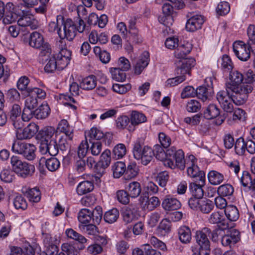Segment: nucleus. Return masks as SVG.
I'll return each instance as SVG.
<instances>
[{"label": "nucleus", "mask_w": 255, "mask_h": 255, "mask_svg": "<svg viewBox=\"0 0 255 255\" xmlns=\"http://www.w3.org/2000/svg\"><path fill=\"white\" fill-rule=\"evenodd\" d=\"M62 250L67 255H80L79 251L73 245L68 243H64L61 246Z\"/></svg>", "instance_id": "64"}, {"label": "nucleus", "mask_w": 255, "mask_h": 255, "mask_svg": "<svg viewBox=\"0 0 255 255\" xmlns=\"http://www.w3.org/2000/svg\"><path fill=\"white\" fill-rule=\"evenodd\" d=\"M138 173V168L135 163H130L126 168L125 178L131 179L137 176Z\"/></svg>", "instance_id": "45"}, {"label": "nucleus", "mask_w": 255, "mask_h": 255, "mask_svg": "<svg viewBox=\"0 0 255 255\" xmlns=\"http://www.w3.org/2000/svg\"><path fill=\"white\" fill-rule=\"evenodd\" d=\"M171 224L167 219L162 220L159 223L156 231L157 233L162 236H165L171 231Z\"/></svg>", "instance_id": "36"}, {"label": "nucleus", "mask_w": 255, "mask_h": 255, "mask_svg": "<svg viewBox=\"0 0 255 255\" xmlns=\"http://www.w3.org/2000/svg\"><path fill=\"white\" fill-rule=\"evenodd\" d=\"M178 236L180 241L184 244L190 243L192 239V234L190 228L187 226H181L178 229Z\"/></svg>", "instance_id": "24"}, {"label": "nucleus", "mask_w": 255, "mask_h": 255, "mask_svg": "<svg viewBox=\"0 0 255 255\" xmlns=\"http://www.w3.org/2000/svg\"><path fill=\"white\" fill-rule=\"evenodd\" d=\"M103 217L102 208L100 206H97L92 211L91 217L93 223L99 225Z\"/></svg>", "instance_id": "48"}, {"label": "nucleus", "mask_w": 255, "mask_h": 255, "mask_svg": "<svg viewBox=\"0 0 255 255\" xmlns=\"http://www.w3.org/2000/svg\"><path fill=\"white\" fill-rule=\"evenodd\" d=\"M38 126L34 123H31L22 130L16 132V136L18 139L22 140L30 139L38 131Z\"/></svg>", "instance_id": "12"}, {"label": "nucleus", "mask_w": 255, "mask_h": 255, "mask_svg": "<svg viewBox=\"0 0 255 255\" xmlns=\"http://www.w3.org/2000/svg\"><path fill=\"white\" fill-rule=\"evenodd\" d=\"M205 21L204 17L201 15L195 14L191 17L187 21L186 29L187 31L194 32L201 28Z\"/></svg>", "instance_id": "14"}, {"label": "nucleus", "mask_w": 255, "mask_h": 255, "mask_svg": "<svg viewBox=\"0 0 255 255\" xmlns=\"http://www.w3.org/2000/svg\"><path fill=\"white\" fill-rule=\"evenodd\" d=\"M229 79L230 82L226 84L227 89H231L230 86L239 88L244 81V75L238 71H232L230 74Z\"/></svg>", "instance_id": "17"}, {"label": "nucleus", "mask_w": 255, "mask_h": 255, "mask_svg": "<svg viewBox=\"0 0 255 255\" xmlns=\"http://www.w3.org/2000/svg\"><path fill=\"white\" fill-rule=\"evenodd\" d=\"M241 239L240 233L236 229H232L222 237L221 244L224 247L230 248L237 243Z\"/></svg>", "instance_id": "11"}, {"label": "nucleus", "mask_w": 255, "mask_h": 255, "mask_svg": "<svg viewBox=\"0 0 255 255\" xmlns=\"http://www.w3.org/2000/svg\"><path fill=\"white\" fill-rule=\"evenodd\" d=\"M55 56L49 57L47 63L44 67V70L47 73H53L56 69H58Z\"/></svg>", "instance_id": "57"}, {"label": "nucleus", "mask_w": 255, "mask_h": 255, "mask_svg": "<svg viewBox=\"0 0 255 255\" xmlns=\"http://www.w3.org/2000/svg\"><path fill=\"white\" fill-rule=\"evenodd\" d=\"M92 211L88 209H82L78 214V220L82 224L89 223L92 220Z\"/></svg>", "instance_id": "46"}, {"label": "nucleus", "mask_w": 255, "mask_h": 255, "mask_svg": "<svg viewBox=\"0 0 255 255\" xmlns=\"http://www.w3.org/2000/svg\"><path fill=\"white\" fill-rule=\"evenodd\" d=\"M59 161L55 157H51L45 160V165L50 171H55L60 167Z\"/></svg>", "instance_id": "56"}, {"label": "nucleus", "mask_w": 255, "mask_h": 255, "mask_svg": "<svg viewBox=\"0 0 255 255\" xmlns=\"http://www.w3.org/2000/svg\"><path fill=\"white\" fill-rule=\"evenodd\" d=\"M235 150L236 153L240 155H243L246 151V141L243 137L237 139L235 143Z\"/></svg>", "instance_id": "53"}, {"label": "nucleus", "mask_w": 255, "mask_h": 255, "mask_svg": "<svg viewBox=\"0 0 255 255\" xmlns=\"http://www.w3.org/2000/svg\"><path fill=\"white\" fill-rule=\"evenodd\" d=\"M93 189V182L84 181L79 183L76 188V192L79 195H83L91 192Z\"/></svg>", "instance_id": "30"}, {"label": "nucleus", "mask_w": 255, "mask_h": 255, "mask_svg": "<svg viewBox=\"0 0 255 255\" xmlns=\"http://www.w3.org/2000/svg\"><path fill=\"white\" fill-rule=\"evenodd\" d=\"M63 30L61 28L58 29V34L61 39L66 38L72 41L76 35V26L71 19H67L62 21Z\"/></svg>", "instance_id": "9"}, {"label": "nucleus", "mask_w": 255, "mask_h": 255, "mask_svg": "<svg viewBox=\"0 0 255 255\" xmlns=\"http://www.w3.org/2000/svg\"><path fill=\"white\" fill-rule=\"evenodd\" d=\"M211 230L208 228H204L201 231L197 232L196 242L200 247L199 254L202 255H209L210 242L207 238V235L210 236Z\"/></svg>", "instance_id": "8"}, {"label": "nucleus", "mask_w": 255, "mask_h": 255, "mask_svg": "<svg viewBox=\"0 0 255 255\" xmlns=\"http://www.w3.org/2000/svg\"><path fill=\"white\" fill-rule=\"evenodd\" d=\"M44 42L43 37L40 33L34 31L31 33L29 40L30 46L37 49L40 47Z\"/></svg>", "instance_id": "27"}, {"label": "nucleus", "mask_w": 255, "mask_h": 255, "mask_svg": "<svg viewBox=\"0 0 255 255\" xmlns=\"http://www.w3.org/2000/svg\"><path fill=\"white\" fill-rule=\"evenodd\" d=\"M40 149L43 153L48 152L52 156L56 155L59 150L57 142L55 139H51L47 143H41Z\"/></svg>", "instance_id": "20"}, {"label": "nucleus", "mask_w": 255, "mask_h": 255, "mask_svg": "<svg viewBox=\"0 0 255 255\" xmlns=\"http://www.w3.org/2000/svg\"><path fill=\"white\" fill-rule=\"evenodd\" d=\"M50 109L47 104H41L34 110V116L37 119H43L48 117Z\"/></svg>", "instance_id": "34"}, {"label": "nucleus", "mask_w": 255, "mask_h": 255, "mask_svg": "<svg viewBox=\"0 0 255 255\" xmlns=\"http://www.w3.org/2000/svg\"><path fill=\"white\" fill-rule=\"evenodd\" d=\"M132 152L134 157L140 160L144 165H147L155 155L154 151L150 147L144 146L143 139L138 138L134 143Z\"/></svg>", "instance_id": "2"}, {"label": "nucleus", "mask_w": 255, "mask_h": 255, "mask_svg": "<svg viewBox=\"0 0 255 255\" xmlns=\"http://www.w3.org/2000/svg\"><path fill=\"white\" fill-rule=\"evenodd\" d=\"M181 66H178L176 69V73L178 75H183L188 73L190 74V70L195 64V60L193 58L183 59Z\"/></svg>", "instance_id": "23"}, {"label": "nucleus", "mask_w": 255, "mask_h": 255, "mask_svg": "<svg viewBox=\"0 0 255 255\" xmlns=\"http://www.w3.org/2000/svg\"><path fill=\"white\" fill-rule=\"evenodd\" d=\"M197 97L202 100L203 102L207 100H210L214 94L213 89L212 87L208 88L205 86H200L196 90Z\"/></svg>", "instance_id": "25"}, {"label": "nucleus", "mask_w": 255, "mask_h": 255, "mask_svg": "<svg viewBox=\"0 0 255 255\" xmlns=\"http://www.w3.org/2000/svg\"><path fill=\"white\" fill-rule=\"evenodd\" d=\"M97 85V80L94 75L88 76L82 79L80 83V87L83 90H91L95 88Z\"/></svg>", "instance_id": "29"}, {"label": "nucleus", "mask_w": 255, "mask_h": 255, "mask_svg": "<svg viewBox=\"0 0 255 255\" xmlns=\"http://www.w3.org/2000/svg\"><path fill=\"white\" fill-rule=\"evenodd\" d=\"M66 234L68 238L77 241L80 243L84 244L87 241L86 239L84 236L72 229H67L66 231Z\"/></svg>", "instance_id": "54"}, {"label": "nucleus", "mask_w": 255, "mask_h": 255, "mask_svg": "<svg viewBox=\"0 0 255 255\" xmlns=\"http://www.w3.org/2000/svg\"><path fill=\"white\" fill-rule=\"evenodd\" d=\"M247 34L249 37L248 44L253 53L255 54V25H250L247 29Z\"/></svg>", "instance_id": "38"}, {"label": "nucleus", "mask_w": 255, "mask_h": 255, "mask_svg": "<svg viewBox=\"0 0 255 255\" xmlns=\"http://www.w3.org/2000/svg\"><path fill=\"white\" fill-rule=\"evenodd\" d=\"M13 203L16 209L25 210L27 207L25 199L22 195L19 194L15 196L13 200Z\"/></svg>", "instance_id": "47"}, {"label": "nucleus", "mask_w": 255, "mask_h": 255, "mask_svg": "<svg viewBox=\"0 0 255 255\" xmlns=\"http://www.w3.org/2000/svg\"><path fill=\"white\" fill-rule=\"evenodd\" d=\"M233 50L236 56L241 60L247 61L250 57L252 51L249 45L242 41L235 42L233 44Z\"/></svg>", "instance_id": "10"}, {"label": "nucleus", "mask_w": 255, "mask_h": 255, "mask_svg": "<svg viewBox=\"0 0 255 255\" xmlns=\"http://www.w3.org/2000/svg\"><path fill=\"white\" fill-rule=\"evenodd\" d=\"M11 150L29 161L33 160L36 157V147L32 143L16 140L12 144Z\"/></svg>", "instance_id": "5"}, {"label": "nucleus", "mask_w": 255, "mask_h": 255, "mask_svg": "<svg viewBox=\"0 0 255 255\" xmlns=\"http://www.w3.org/2000/svg\"><path fill=\"white\" fill-rule=\"evenodd\" d=\"M209 182L213 185H218L221 184L224 180V175L215 170L210 171L208 174Z\"/></svg>", "instance_id": "35"}, {"label": "nucleus", "mask_w": 255, "mask_h": 255, "mask_svg": "<svg viewBox=\"0 0 255 255\" xmlns=\"http://www.w3.org/2000/svg\"><path fill=\"white\" fill-rule=\"evenodd\" d=\"M203 115L204 117L207 120H211L218 117L215 122V124L217 125H221L224 122L223 118L219 117L220 110L216 105L210 104L204 111Z\"/></svg>", "instance_id": "13"}, {"label": "nucleus", "mask_w": 255, "mask_h": 255, "mask_svg": "<svg viewBox=\"0 0 255 255\" xmlns=\"http://www.w3.org/2000/svg\"><path fill=\"white\" fill-rule=\"evenodd\" d=\"M192 49V44L186 41H184L180 44L178 45L174 51V56L176 58L179 59H184L186 58Z\"/></svg>", "instance_id": "15"}, {"label": "nucleus", "mask_w": 255, "mask_h": 255, "mask_svg": "<svg viewBox=\"0 0 255 255\" xmlns=\"http://www.w3.org/2000/svg\"><path fill=\"white\" fill-rule=\"evenodd\" d=\"M127 189L129 196L132 198L137 197L141 191L140 184L136 181L131 182L129 183Z\"/></svg>", "instance_id": "33"}, {"label": "nucleus", "mask_w": 255, "mask_h": 255, "mask_svg": "<svg viewBox=\"0 0 255 255\" xmlns=\"http://www.w3.org/2000/svg\"><path fill=\"white\" fill-rule=\"evenodd\" d=\"M224 212L227 218L231 221H236L239 218V211L234 205H228L225 208Z\"/></svg>", "instance_id": "37"}, {"label": "nucleus", "mask_w": 255, "mask_h": 255, "mask_svg": "<svg viewBox=\"0 0 255 255\" xmlns=\"http://www.w3.org/2000/svg\"><path fill=\"white\" fill-rule=\"evenodd\" d=\"M234 191L233 186L229 184L220 186L217 190L218 195L222 196H231Z\"/></svg>", "instance_id": "49"}, {"label": "nucleus", "mask_w": 255, "mask_h": 255, "mask_svg": "<svg viewBox=\"0 0 255 255\" xmlns=\"http://www.w3.org/2000/svg\"><path fill=\"white\" fill-rule=\"evenodd\" d=\"M130 122L129 118L127 116H120L116 120V127L119 129L127 128Z\"/></svg>", "instance_id": "52"}, {"label": "nucleus", "mask_w": 255, "mask_h": 255, "mask_svg": "<svg viewBox=\"0 0 255 255\" xmlns=\"http://www.w3.org/2000/svg\"><path fill=\"white\" fill-rule=\"evenodd\" d=\"M54 132L55 128H54L46 127L39 131L37 136L41 140L42 143H47L52 139Z\"/></svg>", "instance_id": "26"}, {"label": "nucleus", "mask_w": 255, "mask_h": 255, "mask_svg": "<svg viewBox=\"0 0 255 255\" xmlns=\"http://www.w3.org/2000/svg\"><path fill=\"white\" fill-rule=\"evenodd\" d=\"M15 9L12 3L8 2L5 6L3 2L0 1V19L3 18V20L6 17L8 12L13 13Z\"/></svg>", "instance_id": "43"}, {"label": "nucleus", "mask_w": 255, "mask_h": 255, "mask_svg": "<svg viewBox=\"0 0 255 255\" xmlns=\"http://www.w3.org/2000/svg\"><path fill=\"white\" fill-rule=\"evenodd\" d=\"M115 157L118 159L122 158L126 153V148L124 144H117L113 149Z\"/></svg>", "instance_id": "61"}, {"label": "nucleus", "mask_w": 255, "mask_h": 255, "mask_svg": "<svg viewBox=\"0 0 255 255\" xmlns=\"http://www.w3.org/2000/svg\"><path fill=\"white\" fill-rule=\"evenodd\" d=\"M40 192L37 187L30 189L26 192L27 197L29 201L33 202H38L40 201Z\"/></svg>", "instance_id": "50"}, {"label": "nucleus", "mask_w": 255, "mask_h": 255, "mask_svg": "<svg viewBox=\"0 0 255 255\" xmlns=\"http://www.w3.org/2000/svg\"><path fill=\"white\" fill-rule=\"evenodd\" d=\"M184 153L181 149L177 150L174 146L166 150V158L164 160V165L171 169L179 168L184 170L185 167Z\"/></svg>", "instance_id": "3"}, {"label": "nucleus", "mask_w": 255, "mask_h": 255, "mask_svg": "<svg viewBox=\"0 0 255 255\" xmlns=\"http://www.w3.org/2000/svg\"><path fill=\"white\" fill-rule=\"evenodd\" d=\"M231 90L233 94L232 95V102L236 105H242L246 103L248 98V94L253 90V87L251 85L243 84L239 88L231 87Z\"/></svg>", "instance_id": "6"}, {"label": "nucleus", "mask_w": 255, "mask_h": 255, "mask_svg": "<svg viewBox=\"0 0 255 255\" xmlns=\"http://www.w3.org/2000/svg\"><path fill=\"white\" fill-rule=\"evenodd\" d=\"M119 215V210L116 208H113L105 213L104 219L106 222L112 224L117 220Z\"/></svg>", "instance_id": "41"}, {"label": "nucleus", "mask_w": 255, "mask_h": 255, "mask_svg": "<svg viewBox=\"0 0 255 255\" xmlns=\"http://www.w3.org/2000/svg\"><path fill=\"white\" fill-rule=\"evenodd\" d=\"M213 202L206 198H202L198 210L203 214H209L214 209Z\"/></svg>", "instance_id": "42"}, {"label": "nucleus", "mask_w": 255, "mask_h": 255, "mask_svg": "<svg viewBox=\"0 0 255 255\" xmlns=\"http://www.w3.org/2000/svg\"><path fill=\"white\" fill-rule=\"evenodd\" d=\"M223 213L219 211H216L212 213L210 215L208 218V221L210 223L212 224L222 223V226L224 227L223 229L229 228V226L228 224H226L225 223L222 222L223 221Z\"/></svg>", "instance_id": "39"}, {"label": "nucleus", "mask_w": 255, "mask_h": 255, "mask_svg": "<svg viewBox=\"0 0 255 255\" xmlns=\"http://www.w3.org/2000/svg\"><path fill=\"white\" fill-rule=\"evenodd\" d=\"M129 119L131 124L128 127V130L129 131H133L135 130V126L146 122V117L142 113L137 111H133Z\"/></svg>", "instance_id": "18"}, {"label": "nucleus", "mask_w": 255, "mask_h": 255, "mask_svg": "<svg viewBox=\"0 0 255 255\" xmlns=\"http://www.w3.org/2000/svg\"><path fill=\"white\" fill-rule=\"evenodd\" d=\"M124 71L119 68H114L111 69V72L113 79L117 81H124L126 78V75Z\"/></svg>", "instance_id": "55"}, {"label": "nucleus", "mask_w": 255, "mask_h": 255, "mask_svg": "<svg viewBox=\"0 0 255 255\" xmlns=\"http://www.w3.org/2000/svg\"><path fill=\"white\" fill-rule=\"evenodd\" d=\"M169 174L166 171L159 172L156 177V181L159 185L162 187H164L169 180Z\"/></svg>", "instance_id": "60"}, {"label": "nucleus", "mask_w": 255, "mask_h": 255, "mask_svg": "<svg viewBox=\"0 0 255 255\" xmlns=\"http://www.w3.org/2000/svg\"><path fill=\"white\" fill-rule=\"evenodd\" d=\"M126 164L124 162L118 161L112 166L113 176L114 178H119L124 174L126 173Z\"/></svg>", "instance_id": "40"}, {"label": "nucleus", "mask_w": 255, "mask_h": 255, "mask_svg": "<svg viewBox=\"0 0 255 255\" xmlns=\"http://www.w3.org/2000/svg\"><path fill=\"white\" fill-rule=\"evenodd\" d=\"M10 163L13 171L18 176L22 178H26L31 176L35 172L33 165L22 161L17 156H12L10 158Z\"/></svg>", "instance_id": "4"}, {"label": "nucleus", "mask_w": 255, "mask_h": 255, "mask_svg": "<svg viewBox=\"0 0 255 255\" xmlns=\"http://www.w3.org/2000/svg\"><path fill=\"white\" fill-rule=\"evenodd\" d=\"M153 150L155 154L154 156L158 160L163 161L164 163V160L166 158V151L165 152L163 148L159 144L155 145Z\"/></svg>", "instance_id": "58"}, {"label": "nucleus", "mask_w": 255, "mask_h": 255, "mask_svg": "<svg viewBox=\"0 0 255 255\" xmlns=\"http://www.w3.org/2000/svg\"><path fill=\"white\" fill-rule=\"evenodd\" d=\"M21 108L18 104H14L11 107L9 116L10 120L19 119L20 118Z\"/></svg>", "instance_id": "63"}, {"label": "nucleus", "mask_w": 255, "mask_h": 255, "mask_svg": "<svg viewBox=\"0 0 255 255\" xmlns=\"http://www.w3.org/2000/svg\"><path fill=\"white\" fill-rule=\"evenodd\" d=\"M57 129L59 132L64 133L65 135L69 136L70 139L73 136V129L66 120H62L59 123Z\"/></svg>", "instance_id": "31"}, {"label": "nucleus", "mask_w": 255, "mask_h": 255, "mask_svg": "<svg viewBox=\"0 0 255 255\" xmlns=\"http://www.w3.org/2000/svg\"><path fill=\"white\" fill-rule=\"evenodd\" d=\"M188 160L190 161L185 162V165L187 166L188 175L193 178L194 181H200L202 184L205 183V173L203 171L200 170L199 167L195 164V161L196 160L195 156L190 155L188 156Z\"/></svg>", "instance_id": "7"}, {"label": "nucleus", "mask_w": 255, "mask_h": 255, "mask_svg": "<svg viewBox=\"0 0 255 255\" xmlns=\"http://www.w3.org/2000/svg\"><path fill=\"white\" fill-rule=\"evenodd\" d=\"M201 107L200 103L197 100H191L186 105V110L188 112H197Z\"/></svg>", "instance_id": "62"}, {"label": "nucleus", "mask_w": 255, "mask_h": 255, "mask_svg": "<svg viewBox=\"0 0 255 255\" xmlns=\"http://www.w3.org/2000/svg\"><path fill=\"white\" fill-rule=\"evenodd\" d=\"M129 194L124 190H119L116 193V198L117 200L121 204L127 205L129 203L130 201Z\"/></svg>", "instance_id": "51"}, {"label": "nucleus", "mask_w": 255, "mask_h": 255, "mask_svg": "<svg viewBox=\"0 0 255 255\" xmlns=\"http://www.w3.org/2000/svg\"><path fill=\"white\" fill-rule=\"evenodd\" d=\"M149 53L147 51H144L135 63L134 66L135 74L139 75L148 65L149 61Z\"/></svg>", "instance_id": "21"}, {"label": "nucleus", "mask_w": 255, "mask_h": 255, "mask_svg": "<svg viewBox=\"0 0 255 255\" xmlns=\"http://www.w3.org/2000/svg\"><path fill=\"white\" fill-rule=\"evenodd\" d=\"M137 208L135 205L130 204L126 207L123 212V220L126 223L131 222L137 215Z\"/></svg>", "instance_id": "22"}, {"label": "nucleus", "mask_w": 255, "mask_h": 255, "mask_svg": "<svg viewBox=\"0 0 255 255\" xmlns=\"http://www.w3.org/2000/svg\"><path fill=\"white\" fill-rule=\"evenodd\" d=\"M22 4L18 5L15 7L13 13L8 12L6 17L3 19L5 24H8L15 21L18 17H20L17 20L19 26L22 27L29 26L31 29H35L38 26V22L35 20L33 16L28 13V11L21 9Z\"/></svg>", "instance_id": "1"}, {"label": "nucleus", "mask_w": 255, "mask_h": 255, "mask_svg": "<svg viewBox=\"0 0 255 255\" xmlns=\"http://www.w3.org/2000/svg\"><path fill=\"white\" fill-rule=\"evenodd\" d=\"M205 184H202L200 181H196L194 182H191L189 185V190L192 194V196L199 198H203L204 191L202 187Z\"/></svg>", "instance_id": "28"}, {"label": "nucleus", "mask_w": 255, "mask_h": 255, "mask_svg": "<svg viewBox=\"0 0 255 255\" xmlns=\"http://www.w3.org/2000/svg\"><path fill=\"white\" fill-rule=\"evenodd\" d=\"M225 95L226 97L224 98V99L219 104L225 111L232 113L234 109L232 104V95H230L229 92L227 95Z\"/></svg>", "instance_id": "44"}, {"label": "nucleus", "mask_w": 255, "mask_h": 255, "mask_svg": "<svg viewBox=\"0 0 255 255\" xmlns=\"http://www.w3.org/2000/svg\"><path fill=\"white\" fill-rule=\"evenodd\" d=\"M73 137L71 136V138L70 139L69 136L67 135L61 136L57 142L59 150L62 152H69Z\"/></svg>", "instance_id": "32"}, {"label": "nucleus", "mask_w": 255, "mask_h": 255, "mask_svg": "<svg viewBox=\"0 0 255 255\" xmlns=\"http://www.w3.org/2000/svg\"><path fill=\"white\" fill-rule=\"evenodd\" d=\"M5 95L7 99L11 102L18 101L20 99V95L15 88L8 90Z\"/></svg>", "instance_id": "59"}, {"label": "nucleus", "mask_w": 255, "mask_h": 255, "mask_svg": "<svg viewBox=\"0 0 255 255\" xmlns=\"http://www.w3.org/2000/svg\"><path fill=\"white\" fill-rule=\"evenodd\" d=\"M71 52L67 49H62L56 57L58 70H62L69 64L70 60Z\"/></svg>", "instance_id": "16"}, {"label": "nucleus", "mask_w": 255, "mask_h": 255, "mask_svg": "<svg viewBox=\"0 0 255 255\" xmlns=\"http://www.w3.org/2000/svg\"><path fill=\"white\" fill-rule=\"evenodd\" d=\"M181 203L177 199L166 196L162 202V207L165 211L176 210L181 207Z\"/></svg>", "instance_id": "19"}]
</instances>
